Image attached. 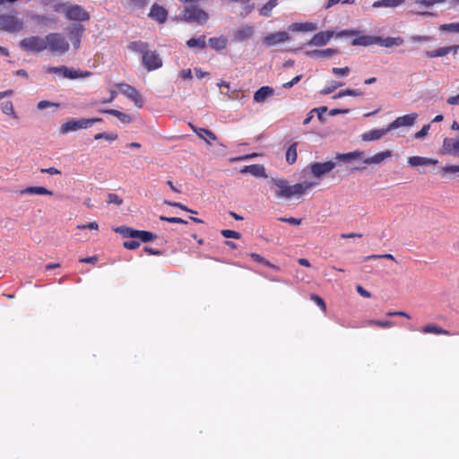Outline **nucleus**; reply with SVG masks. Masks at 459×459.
I'll use <instances>...</instances> for the list:
<instances>
[{
  "instance_id": "obj_36",
  "label": "nucleus",
  "mask_w": 459,
  "mask_h": 459,
  "mask_svg": "<svg viewBox=\"0 0 459 459\" xmlns=\"http://www.w3.org/2000/svg\"><path fill=\"white\" fill-rule=\"evenodd\" d=\"M363 155H364L363 152L354 151V152H348V153L337 154V156L335 157V160H337L339 161H349L351 160L360 159L363 157Z\"/></svg>"
},
{
  "instance_id": "obj_27",
  "label": "nucleus",
  "mask_w": 459,
  "mask_h": 459,
  "mask_svg": "<svg viewBox=\"0 0 459 459\" xmlns=\"http://www.w3.org/2000/svg\"><path fill=\"white\" fill-rule=\"evenodd\" d=\"M289 29L291 31H315L317 26L314 22H295L290 25Z\"/></svg>"
},
{
  "instance_id": "obj_52",
  "label": "nucleus",
  "mask_w": 459,
  "mask_h": 459,
  "mask_svg": "<svg viewBox=\"0 0 459 459\" xmlns=\"http://www.w3.org/2000/svg\"><path fill=\"white\" fill-rule=\"evenodd\" d=\"M123 247L128 250H134L140 247V241L136 238L126 240L123 243Z\"/></svg>"
},
{
  "instance_id": "obj_62",
  "label": "nucleus",
  "mask_w": 459,
  "mask_h": 459,
  "mask_svg": "<svg viewBox=\"0 0 459 459\" xmlns=\"http://www.w3.org/2000/svg\"><path fill=\"white\" fill-rule=\"evenodd\" d=\"M301 78H302L301 74L297 75L292 80H290V82H287L283 83L282 86H283V88H286V89L291 88L293 85L298 83L301 80Z\"/></svg>"
},
{
  "instance_id": "obj_11",
  "label": "nucleus",
  "mask_w": 459,
  "mask_h": 459,
  "mask_svg": "<svg viewBox=\"0 0 459 459\" xmlns=\"http://www.w3.org/2000/svg\"><path fill=\"white\" fill-rule=\"evenodd\" d=\"M316 185H317L316 182H308V181H304L302 183H298V184L291 185V186L290 185V186H289L290 190L288 191V194H287L285 199H290L293 196H301L307 190L313 188Z\"/></svg>"
},
{
  "instance_id": "obj_42",
  "label": "nucleus",
  "mask_w": 459,
  "mask_h": 459,
  "mask_svg": "<svg viewBox=\"0 0 459 459\" xmlns=\"http://www.w3.org/2000/svg\"><path fill=\"white\" fill-rule=\"evenodd\" d=\"M393 322L389 321V320H385V321H382V320H367L365 322V325H368V326H377V327H380V328H390L393 326Z\"/></svg>"
},
{
  "instance_id": "obj_51",
  "label": "nucleus",
  "mask_w": 459,
  "mask_h": 459,
  "mask_svg": "<svg viewBox=\"0 0 459 459\" xmlns=\"http://www.w3.org/2000/svg\"><path fill=\"white\" fill-rule=\"evenodd\" d=\"M221 234L226 238H236L239 239L241 238V234L238 231L232 230H222Z\"/></svg>"
},
{
  "instance_id": "obj_21",
  "label": "nucleus",
  "mask_w": 459,
  "mask_h": 459,
  "mask_svg": "<svg viewBox=\"0 0 459 459\" xmlns=\"http://www.w3.org/2000/svg\"><path fill=\"white\" fill-rule=\"evenodd\" d=\"M403 39L401 37H387L382 39L381 37L376 36V45H379L385 48L398 47L403 44Z\"/></svg>"
},
{
  "instance_id": "obj_26",
  "label": "nucleus",
  "mask_w": 459,
  "mask_h": 459,
  "mask_svg": "<svg viewBox=\"0 0 459 459\" xmlns=\"http://www.w3.org/2000/svg\"><path fill=\"white\" fill-rule=\"evenodd\" d=\"M273 89L270 86H263L259 88L254 94V101L263 102L265 99L273 95Z\"/></svg>"
},
{
  "instance_id": "obj_15",
  "label": "nucleus",
  "mask_w": 459,
  "mask_h": 459,
  "mask_svg": "<svg viewBox=\"0 0 459 459\" xmlns=\"http://www.w3.org/2000/svg\"><path fill=\"white\" fill-rule=\"evenodd\" d=\"M417 117V113H411L408 115L398 117L395 120L389 124V129L394 130L402 126H411L414 125Z\"/></svg>"
},
{
  "instance_id": "obj_32",
  "label": "nucleus",
  "mask_w": 459,
  "mask_h": 459,
  "mask_svg": "<svg viewBox=\"0 0 459 459\" xmlns=\"http://www.w3.org/2000/svg\"><path fill=\"white\" fill-rule=\"evenodd\" d=\"M100 112L105 113V114H109V115L116 117L123 124H129L132 121V118L130 116H128L119 110H117V109H111V108L110 109H102V110H100Z\"/></svg>"
},
{
  "instance_id": "obj_19",
  "label": "nucleus",
  "mask_w": 459,
  "mask_h": 459,
  "mask_svg": "<svg viewBox=\"0 0 459 459\" xmlns=\"http://www.w3.org/2000/svg\"><path fill=\"white\" fill-rule=\"evenodd\" d=\"M390 131L391 130L389 129V126L386 128L372 129L363 133L361 134V139L364 142L377 141L382 138Z\"/></svg>"
},
{
  "instance_id": "obj_46",
  "label": "nucleus",
  "mask_w": 459,
  "mask_h": 459,
  "mask_svg": "<svg viewBox=\"0 0 459 459\" xmlns=\"http://www.w3.org/2000/svg\"><path fill=\"white\" fill-rule=\"evenodd\" d=\"M439 30L452 33H459V22L445 23L439 26Z\"/></svg>"
},
{
  "instance_id": "obj_17",
  "label": "nucleus",
  "mask_w": 459,
  "mask_h": 459,
  "mask_svg": "<svg viewBox=\"0 0 459 459\" xmlns=\"http://www.w3.org/2000/svg\"><path fill=\"white\" fill-rule=\"evenodd\" d=\"M189 126L199 138L204 140L209 145H211L213 142L217 140V136L215 135V134L209 129L195 126L191 123H189Z\"/></svg>"
},
{
  "instance_id": "obj_4",
  "label": "nucleus",
  "mask_w": 459,
  "mask_h": 459,
  "mask_svg": "<svg viewBox=\"0 0 459 459\" xmlns=\"http://www.w3.org/2000/svg\"><path fill=\"white\" fill-rule=\"evenodd\" d=\"M47 49L56 55H64L69 50V42L65 36L59 32L46 35Z\"/></svg>"
},
{
  "instance_id": "obj_55",
  "label": "nucleus",
  "mask_w": 459,
  "mask_h": 459,
  "mask_svg": "<svg viewBox=\"0 0 459 459\" xmlns=\"http://www.w3.org/2000/svg\"><path fill=\"white\" fill-rule=\"evenodd\" d=\"M117 138V134H110L107 133H99L94 135L95 140L106 139L108 141H114Z\"/></svg>"
},
{
  "instance_id": "obj_40",
  "label": "nucleus",
  "mask_w": 459,
  "mask_h": 459,
  "mask_svg": "<svg viewBox=\"0 0 459 459\" xmlns=\"http://www.w3.org/2000/svg\"><path fill=\"white\" fill-rule=\"evenodd\" d=\"M254 33V29L251 26H245L239 29L236 33V39L238 40H245L249 39Z\"/></svg>"
},
{
  "instance_id": "obj_47",
  "label": "nucleus",
  "mask_w": 459,
  "mask_h": 459,
  "mask_svg": "<svg viewBox=\"0 0 459 459\" xmlns=\"http://www.w3.org/2000/svg\"><path fill=\"white\" fill-rule=\"evenodd\" d=\"M442 175L448 173L455 174L459 177V165H446L440 169Z\"/></svg>"
},
{
  "instance_id": "obj_16",
  "label": "nucleus",
  "mask_w": 459,
  "mask_h": 459,
  "mask_svg": "<svg viewBox=\"0 0 459 459\" xmlns=\"http://www.w3.org/2000/svg\"><path fill=\"white\" fill-rule=\"evenodd\" d=\"M333 35L334 32L332 30L319 31L312 37L307 45L317 47L325 46L331 40Z\"/></svg>"
},
{
  "instance_id": "obj_60",
  "label": "nucleus",
  "mask_w": 459,
  "mask_h": 459,
  "mask_svg": "<svg viewBox=\"0 0 459 459\" xmlns=\"http://www.w3.org/2000/svg\"><path fill=\"white\" fill-rule=\"evenodd\" d=\"M77 229H79V230L89 229V230H98L99 224L96 221H91V222H89L87 224L78 225Z\"/></svg>"
},
{
  "instance_id": "obj_50",
  "label": "nucleus",
  "mask_w": 459,
  "mask_h": 459,
  "mask_svg": "<svg viewBox=\"0 0 459 459\" xmlns=\"http://www.w3.org/2000/svg\"><path fill=\"white\" fill-rule=\"evenodd\" d=\"M128 5L133 9H143L147 4V0H127Z\"/></svg>"
},
{
  "instance_id": "obj_34",
  "label": "nucleus",
  "mask_w": 459,
  "mask_h": 459,
  "mask_svg": "<svg viewBox=\"0 0 459 459\" xmlns=\"http://www.w3.org/2000/svg\"><path fill=\"white\" fill-rule=\"evenodd\" d=\"M205 39L206 37L204 35L198 38H191L186 41V46L190 48L204 49L206 47Z\"/></svg>"
},
{
  "instance_id": "obj_20",
  "label": "nucleus",
  "mask_w": 459,
  "mask_h": 459,
  "mask_svg": "<svg viewBox=\"0 0 459 459\" xmlns=\"http://www.w3.org/2000/svg\"><path fill=\"white\" fill-rule=\"evenodd\" d=\"M61 71H64V77L71 80L78 79V78H86L91 75V73L90 71H80L75 70L74 68L67 67L65 65H61V68L59 69Z\"/></svg>"
},
{
  "instance_id": "obj_12",
  "label": "nucleus",
  "mask_w": 459,
  "mask_h": 459,
  "mask_svg": "<svg viewBox=\"0 0 459 459\" xmlns=\"http://www.w3.org/2000/svg\"><path fill=\"white\" fill-rule=\"evenodd\" d=\"M68 36L72 41L74 49H78L81 46V39L84 32L83 25L80 23H74L68 27Z\"/></svg>"
},
{
  "instance_id": "obj_6",
  "label": "nucleus",
  "mask_w": 459,
  "mask_h": 459,
  "mask_svg": "<svg viewBox=\"0 0 459 459\" xmlns=\"http://www.w3.org/2000/svg\"><path fill=\"white\" fill-rule=\"evenodd\" d=\"M103 119L100 117L94 118H82V119H69L65 123H64L60 127V133L65 134L69 132L76 131L78 129H85L95 123L102 122Z\"/></svg>"
},
{
  "instance_id": "obj_9",
  "label": "nucleus",
  "mask_w": 459,
  "mask_h": 459,
  "mask_svg": "<svg viewBox=\"0 0 459 459\" xmlns=\"http://www.w3.org/2000/svg\"><path fill=\"white\" fill-rule=\"evenodd\" d=\"M115 87L117 88L123 95L134 101L137 108H142L143 106L142 95L134 87L126 82L117 83Z\"/></svg>"
},
{
  "instance_id": "obj_3",
  "label": "nucleus",
  "mask_w": 459,
  "mask_h": 459,
  "mask_svg": "<svg viewBox=\"0 0 459 459\" xmlns=\"http://www.w3.org/2000/svg\"><path fill=\"white\" fill-rule=\"evenodd\" d=\"M179 18L185 22L204 25L209 20V14L198 4H187L185 5Z\"/></svg>"
},
{
  "instance_id": "obj_49",
  "label": "nucleus",
  "mask_w": 459,
  "mask_h": 459,
  "mask_svg": "<svg viewBox=\"0 0 459 459\" xmlns=\"http://www.w3.org/2000/svg\"><path fill=\"white\" fill-rule=\"evenodd\" d=\"M107 204H114L116 205H121L123 204V199L117 194L109 193L108 195Z\"/></svg>"
},
{
  "instance_id": "obj_54",
  "label": "nucleus",
  "mask_w": 459,
  "mask_h": 459,
  "mask_svg": "<svg viewBox=\"0 0 459 459\" xmlns=\"http://www.w3.org/2000/svg\"><path fill=\"white\" fill-rule=\"evenodd\" d=\"M160 220L163 221H168L169 223H180V224H187V221L179 218V217H166L160 216Z\"/></svg>"
},
{
  "instance_id": "obj_37",
  "label": "nucleus",
  "mask_w": 459,
  "mask_h": 459,
  "mask_svg": "<svg viewBox=\"0 0 459 459\" xmlns=\"http://www.w3.org/2000/svg\"><path fill=\"white\" fill-rule=\"evenodd\" d=\"M363 155H364L363 152L354 151V152H348V153L337 154V156L335 157V160H337L339 161H349L351 160L360 159L363 157Z\"/></svg>"
},
{
  "instance_id": "obj_10",
  "label": "nucleus",
  "mask_w": 459,
  "mask_h": 459,
  "mask_svg": "<svg viewBox=\"0 0 459 459\" xmlns=\"http://www.w3.org/2000/svg\"><path fill=\"white\" fill-rule=\"evenodd\" d=\"M335 162L332 160L325 162H314L309 166L311 174L316 178H321L323 176L328 174L335 168Z\"/></svg>"
},
{
  "instance_id": "obj_2",
  "label": "nucleus",
  "mask_w": 459,
  "mask_h": 459,
  "mask_svg": "<svg viewBox=\"0 0 459 459\" xmlns=\"http://www.w3.org/2000/svg\"><path fill=\"white\" fill-rule=\"evenodd\" d=\"M53 4V10L56 13H64L66 20L74 21L78 22H88L91 18L90 13L86 11L82 5L76 4H70L56 2L50 0Z\"/></svg>"
},
{
  "instance_id": "obj_58",
  "label": "nucleus",
  "mask_w": 459,
  "mask_h": 459,
  "mask_svg": "<svg viewBox=\"0 0 459 459\" xmlns=\"http://www.w3.org/2000/svg\"><path fill=\"white\" fill-rule=\"evenodd\" d=\"M342 86V83H338L336 82H332V85L329 86V87H326L323 90L320 91V93L322 95H327V94H330L332 93L335 89H337L338 87H341Z\"/></svg>"
},
{
  "instance_id": "obj_23",
  "label": "nucleus",
  "mask_w": 459,
  "mask_h": 459,
  "mask_svg": "<svg viewBox=\"0 0 459 459\" xmlns=\"http://www.w3.org/2000/svg\"><path fill=\"white\" fill-rule=\"evenodd\" d=\"M338 53L337 49L326 48V49H315L306 52V55L309 57L319 59L324 57H331L332 56Z\"/></svg>"
},
{
  "instance_id": "obj_5",
  "label": "nucleus",
  "mask_w": 459,
  "mask_h": 459,
  "mask_svg": "<svg viewBox=\"0 0 459 459\" xmlns=\"http://www.w3.org/2000/svg\"><path fill=\"white\" fill-rule=\"evenodd\" d=\"M24 23L16 14L3 13L0 14V31L9 33H17L22 30Z\"/></svg>"
},
{
  "instance_id": "obj_48",
  "label": "nucleus",
  "mask_w": 459,
  "mask_h": 459,
  "mask_svg": "<svg viewBox=\"0 0 459 459\" xmlns=\"http://www.w3.org/2000/svg\"><path fill=\"white\" fill-rule=\"evenodd\" d=\"M361 95H362L361 91H359L357 90L346 89V90L341 91L336 96L333 97V99L342 98L345 96L358 97V96H361Z\"/></svg>"
},
{
  "instance_id": "obj_41",
  "label": "nucleus",
  "mask_w": 459,
  "mask_h": 459,
  "mask_svg": "<svg viewBox=\"0 0 459 459\" xmlns=\"http://www.w3.org/2000/svg\"><path fill=\"white\" fill-rule=\"evenodd\" d=\"M249 256L252 259H254L255 262H257L259 264H264V265H265L267 267L273 268V269H274L276 271L280 270V268L277 265L270 263L267 259L264 258L262 255H260L257 253H250Z\"/></svg>"
},
{
  "instance_id": "obj_1",
  "label": "nucleus",
  "mask_w": 459,
  "mask_h": 459,
  "mask_svg": "<svg viewBox=\"0 0 459 459\" xmlns=\"http://www.w3.org/2000/svg\"><path fill=\"white\" fill-rule=\"evenodd\" d=\"M128 48L142 55L143 66L148 71H153L162 66V59L155 50L148 49V43L138 40L130 42Z\"/></svg>"
},
{
  "instance_id": "obj_45",
  "label": "nucleus",
  "mask_w": 459,
  "mask_h": 459,
  "mask_svg": "<svg viewBox=\"0 0 459 459\" xmlns=\"http://www.w3.org/2000/svg\"><path fill=\"white\" fill-rule=\"evenodd\" d=\"M249 173L255 177L267 178V175L265 173V169H264V165H262V164L251 165V170Z\"/></svg>"
},
{
  "instance_id": "obj_31",
  "label": "nucleus",
  "mask_w": 459,
  "mask_h": 459,
  "mask_svg": "<svg viewBox=\"0 0 459 459\" xmlns=\"http://www.w3.org/2000/svg\"><path fill=\"white\" fill-rule=\"evenodd\" d=\"M404 0H378L373 3V8H395L402 5Z\"/></svg>"
},
{
  "instance_id": "obj_44",
  "label": "nucleus",
  "mask_w": 459,
  "mask_h": 459,
  "mask_svg": "<svg viewBox=\"0 0 459 459\" xmlns=\"http://www.w3.org/2000/svg\"><path fill=\"white\" fill-rule=\"evenodd\" d=\"M450 53V49L447 47L439 48L432 51H427L426 56L430 58L444 56Z\"/></svg>"
},
{
  "instance_id": "obj_13",
  "label": "nucleus",
  "mask_w": 459,
  "mask_h": 459,
  "mask_svg": "<svg viewBox=\"0 0 459 459\" xmlns=\"http://www.w3.org/2000/svg\"><path fill=\"white\" fill-rule=\"evenodd\" d=\"M290 39V36L286 31H278L268 34L264 38V44L266 47H273L277 44H281Z\"/></svg>"
},
{
  "instance_id": "obj_33",
  "label": "nucleus",
  "mask_w": 459,
  "mask_h": 459,
  "mask_svg": "<svg viewBox=\"0 0 459 459\" xmlns=\"http://www.w3.org/2000/svg\"><path fill=\"white\" fill-rule=\"evenodd\" d=\"M278 4V0H269L259 10V15L263 17H270L272 11Z\"/></svg>"
},
{
  "instance_id": "obj_35",
  "label": "nucleus",
  "mask_w": 459,
  "mask_h": 459,
  "mask_svg": "<svg viewBox=\"0 0 459 459\" xmlns=\"http://www.w3.org/2000/svg\"><path fill=\"white\" fill-rule=\"evenodd\" d=\"M156 238L157 236L151 231L136 230L134 238L138 239L140 243H147L150 241H153L154 239H156Z\"/></svg>"
},
{
  "instance_id": "obj_7",
  "label": "nucleus",
  "mask_w": 459,
  "mask_h": 459,
  "mask_svg": "<svg viewBox=\"0 0 459 459\" xmlns=\"http://www.w3.org/2000/svg\"><path fill=\"white\" fill-rule=\"evenodd\" d=\"M19 46L25 51L42 52L47 49L46 37L30 36L22 39Z\"/></svg>"
},
{
  "instance_id": "obj_53",
  "label": "nucleus",
  "mask_w": 459,
  "mask_h": 459,
  "mask_svg": "<svg viewBox=\"0 0 459 459\" xmlns=\"http://www.w3.org/2000/svg\"><path fill=\"white\" fill-rule=\"evenodd\" d=\"M311 300H313L321 309L323 312L326 311V305L324 299L319 297L318 295L313 294L310 297Z\"/></svg>"
},
{
  "instance_id": "obj_39",
  "label": "nucleus",
  "mask_w": 459,
  "mask_h": 459,
  "mask_svg": "<svg viewBox=\"0 0 459 459\" xmlns=\"http://www.w3.org/2000/svg\"><path fill=\"white\" fill-rule=\"evenodd\" d=\"M113 230L117 233L121 234L124 238H135L136 230L127 227V226H125V225L114 228Z\"/></svg>"
},
{
  "instance_id": "obj_59",
  "label": "nucleus",
  "mask_w": 459,
  "mask_h": 459,
  "mask_svg": "<svg viewBox=\"0 0 459 459\" xmlns=\"http://www.w3.org/2000/svg\"><path fill=\"white\" fill-rule=\"evenodd\" d=\"M411 40L413 42H427V41H431L432 37L427 36V35H422V36L414 35V36L411 37Z\"/></svg>"
},
{
  "instance_id": "obj_18",
  "label": "nucleus",
  "mask_w": 459,
  "mask_h": 459,
  "mask_svg": "<svg viewBox=\"0 0 459 459\" xmlns=\"http://www.w3.org/2000/svg\"><path fill=\"white\" fill-rule=\"evenodd\" d=\"M149 17L159 23H164L168 18V11L163 6L153 4L151 7Z\"/></svg>"
},
{
  "instance_id": "obj_38",
  "label": "nucleus",
  "mask_w": 459,
  "mask_h": 459,
  "mask_svg": "<svg viewBox=\"0 0 459 459\" xmlns=\"http://www.w3.org/2000/svg\"><path fill=\"white\" fill-rule=\"evenodd\" d=\"M297 147L298 143H293L289 146V148L286 151V162L290 165H292L297 161Z\"/></svg>"
},
{
  "instance_id": "obj_43",
  "label": "nucleus",
  "mask_w": 459,
  "mask_h": 459,
  "mask_svg": "<svg viewBox=\"0 0 459 459\" xmlns=\"http://www.w3.org/2000/svg\"><path fill=\"white\" fill-rule=\"evenodd\" d=\"M1 110L4 114L12 116L13 118H17L13 104L11 100L4 101L1 104Z\"/></svg>"
},
{
  "instance_id": "obj_30",
  "label": "nucleus",
  "mask_w": 459,
  "mask_h": 459,
  "mask_svg": "<svg viewBox=\"0 0 459 459\" xmlns=\"http://www.w3.org/2000/svg\"><path fill=\"white\" fill-rule=\"evenodd\" d=\"M209 46L217 51L226 48L228 40L224 36L210 38L208 40Z\"/></svg>"
},
{
  "instance_id": "obj_28",
  "label": "nucleus",
  "mask_w": 459,
  "mask_h": 459,
  "mask_svg": "<svg viewBox=\"0 0 459 459\" xmlns=\"http://www.w3.org/2000/svg\"><path fill=\"white\" fill-rule=\"evenodd\" d=\"M21 195H52V191L44 186H28L20 192Z\"/></svg>"
},
{
  "instance_id": "obj_14",
  "label": "nucleus",
  "mask_w": 459,
  "mask_h": 459,
  "mask_svg": "<svg viewBox=\"0 0 459 459\" xmlns=\"http://www.w3.org/2000/svg\"><path fill=\"white\" fill-rule=\"evenodd\" d=\"M440 152L459 157V137L457 139L446 137L443 140Z\"/></svg>"
},
{
  "instance_id": "obj_24",
  "label": "nucleus",
  "mask_w": 459,
  "mask_h": 459,
  "mask_svg": "<svg viewBox=\"0 0 459 459\" xmlns=\"http://www.w3.org/2000/svg\"><path fill=\"white\" fill-rule=\"evenodd\" d=\"M437 162V160L420 156H412L408 159V164L411 167L436 165Z\"/></svg>"
},
{
  "instance_id": "obj_8",
  "label": "nucleus",
  "mask_w": 459,
  "mask_h": 459,
  "mask_svg": "<svg viewBox=\"0 0 459 459\" xmlns=\"http://www.w3.org/2000/svg\"><path fill=\"white\" fill-rule=\"evenodd\" d=\"M337 37L355 36L351 40L352 46H372L376 45V36L361 35L355 30H343L336 34Z\"/></svg>"
},
{
  "instance_id": "obj_63",
  "label": "nucleus",
  "mask_w": 459,
  "mask_h": 459,
  "mask_svg": "<svg viewBox=\"0 0 459 459\" xmlns=\"http://www.w3.org/2000/svg\"><path fill=\"white\" fill-rule=\"evenodd\" d=\"M60 68H61V65L48 67L46 70V73L52 74H60L64 77V71L58 70Z\"/></svg>"
},
{
  "instance_id": "obj_57",
  "label": "nucleus",
  "mask_w": 459,
  "mask_h": 459,
  "mask_svg": "<svg viewBox=\"0 0 459 459\" xmlns=\"http://www.w3.org/2000/svg\"><path fill=\"white\" fill-rule=\"evenodd\" d=\"M350 71L351 70L348 66L342 67V68L333 67L332 69V73L338 76H346L350 74Z\"/></svg>"
},
{
  "instance_id": "obj_64",
  "label": "nucleus",
  "mask_w": 459,
  "mask_h": 459,
  "mask_svg": "<svg viewBox=\"0 0 459 459\" xmlns=\"http://www.w3.org/2000/svg\"><path fill=\"white\" fill-rule=\"evenodd\" d=\"M356 290H357V292H358L360 296H362L363 298H367V299H368V298H370V297H371L370 292H369V291H368L367 290H365V289H364L362 286H360V285H358V286L356 287Z\"/></svg>"
},
{
  "instance_id": "obj_61",
  "label": "nucleus",
  "mask_w": 459,
  "mask_h": 459,
  "mask_svg": "<svg viewBox=\"0 0 459 459\" xmlns=\"http://www.w3.org/2000/svg\"><path fill=\"white\" fill-rule=\"evenodd\" d=\"M430 125H424L420 131L415 134V138H422L428 134Z\"/></svg>"
},
{
  "instance_id": "obj_56",
  "label": "nucleus",
  "mask_w": 459,
  "mask_h": 459,
  "mask_svg": "<svg viewBox=\"0 0 459 459\" xmlns=\"http://www.w3.org/2000/svg\"><path fill=\"white\" fill-rule=\"evenodd\" d=\"M164 204L169 205V206H171V207L179 208V209H181L182 211H185V212H192V210L189 209L187 206H186L185 204H182L181 203H178V202H172V201L165 200Z\"/></svg>"
},
{
  "instance_id": "obj_25",
  "label": "nucleus",
  "mask_w": 459,
  "mask_h": 459,
  "mask_svg": "<svg viewBox=\"0 0 459 459\" xmlns=\"http://www.w3.org/2000/svg\"><path fill=\"white\" fill-rule=\"evenodd\" d=\"M392 157V152L386 150L385 152H380L376 153L375 155L366 158L363 162L367 165L370 164H380L385 159Z\"/></svg>"
},
{
  "instance_id": "obj_29",
  "label": "nucleus",
  "mask_w": 459,
  "mask_h": 459,
  "mask_svg": "<svg viewBox=\"0 0 459 459\" xmlns=\"http://www.w3.org/2000/svg\"><path fill=\"white\" fill-rule=\"evenodd\" d=\"M421 333H433V334H443V335H450V332L443 329L442 327L435 325V324H429L421 327L420 329Z\"/></svg>"
},
{
  "instance_id": "obj_22",
  "label": "nucleus",
  "mask_w": 459,
  "mask_h": 459,
  "mask_svg": "<svg viewBox=\"0 0 459 459\" xmlns=\"http://www.w3.org/2000/svg\"><path fill=\"white\" fill-rule=\"evenodd\" d=\"M272 183L277 187L276 196L278 198H286L289 189V182L284 178H272Z\"/></svg>"
}]
</instances>
